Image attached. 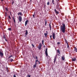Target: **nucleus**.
Masks as SVG:
<instances>
[{
  "label": "nucleus",
  "instance_id": "43",
  "mask_svg": "<svg viewBox=\"0 0 77 77\" xmlns=\"http://www.w3.org/2000/svg\"><path fill=\"white\" fill-rule=\"evenodd\" d=\"M4 39H6V37H5V36H4Z\"/></svg>",
  "mask_w": 77,
  "mask_h": 77
},
{
  "label": "nucleus",
  "instance_id": "25",
  "mask_svg": "<svg viewBox=\"0 0 77 77\" xmlns=\"http://www.w3.org/2000/svg\"><path fill=\"white\" fill-rule=\"evenodd\" d=\"M54 0H52V3H53V5H54Z\"/></svg>",
  "mask_w": 77,
  "mask_h": 77
},
{
  "label": "nucleus",
  "instance_id": "10",
  "mask_svg": "<svg viewBox=\"0 0 77 77\" xmlns=\"http://www.w3.org/2000/svg\"><path fill=\"white\" fill-rule=\"evenodd\" d=\"M54 11L56 14H59V11H57L56 9H55L54 10Z\"/></svg>",
  "mask_w": 77,
  "mask_h": 77
},
{
  "label": "nucleus",
  "instance_id": "37",
  "mask_svg": "<svg viewBox=\"0 0 77 77\" xmlns=\"http://www.w3.org/2000/svg\"><path fill=\"white\" fill-rule=\"evenodd\" d=\"M13 77H16V75H15L14 74L13 75Z\"/></svg>",
  "mask_w": 77,
  "mask_h": 77
},
{
  "label": "nucleus",
  "instance_id": "19",
  "mask_svg": "<svg viewBox=\"0 0 77 77\" xmlns=\"http://www.w3.org/2000/svg\"><path fill=\"white\" fill-rule=\"evenodd\" d=\"M49 27L50 28V30H51V23H50L49 24Z\"/></svg>",
  "mask_w": 77,
  "mask_h": 77
},
{
  "label": "nucleus",
  "instance_id": "5",
  "mask_svg": "<svg viewBox=\"0 0 77 77\" xmlns=\"http://www.w3.org/2000/svg\"><path fill=\"white\" fill-rule=\"evenodd\" d=\"M0 56L1 57H3V53L2 52L0 51Z\"/></svg>",
  "mask_w": 77,
  "mask_h": 77
},
{
  "label": "nucleus",
  "instance_id": "33",
  "mask_svg": "<svg viewBox=\"0 0 77 77\" xmlns=\"http://www.w3.org/2000/svg\"><path fill=\"white\" fill-rule=\"evenodd\" d=\"M9 18H10V20L11 19V16L10 15L8 16Z\"/></svg>",
  "mask_w": 77,
  "mask_h": 77
},
{
  "label": "nucleus",
  "instance_id": "13",
  "mask_svg": "<svg viewBox=\"0 0 77 77\" xmlns=\"http://www.w3.org/2000/svg\"><path fill=\"white\" fill-rule=\"evenodd\" d=\"M26 32H25V35L26 36H27V35L28 34V31H27V30H26Z\"/></svg>",
  "mask_w": 77,
  "mask_h": 77
},
{
  "label": "nucleus",
  "instance_id": "32",
  "mask_svg": "<svg viewBox=\"0 0 77 77\" xmlns=\"http://www.w3.org/2000/svg\"><path fill=\"white\" fill-rule=\"evenodd\" d=\"M60 44V42H58L57 43V44L58 45H59Z\"/></svg>",
  "mask_w": 77,
  "mask_h": 77
},
{
  "label": "nucleus",
  "instance_id": "12",
  "mask_svg": "<svg viewBox=\"0 0 77 77\" xmlns=\"http://www.w3.org/2000/svg\"><path fill=\"white\" fill-rule=\"evenodd\" d=\"M56 58H57V56H55L54 58V63H55V62H56Z\"/></svg>",
  "mask_w": 77,
  "mask_h": 77
},
{
  "label": "nucleus",
  "instance_id": "46",
  "mask_svg": "<svg viewBox=\"0 0 77 77\" xmlns=\"http://www.w3.org/2000/svg\"><path fill=\"white\" fill-rule=\"evenodd\" d=\"M13 4H14V2H12V5H13Z\"/></svg>",
  "mask_w": 77,
  "mask_h": 77
},
{
  "label": "nucleus",
  "instance_id": "14",
  "mask_svg": "<svg viewBox=\"0 0 77 77\" xmlns=\"http://www.w3.org/2000/svg\"><path fill=\"white\" fill-rule=\"evenodd\" d=\"M65 42H66V44H68V41H67V40H66V39H65Z\"/></svg>",
  "mask_w": 77,
  "mask_h": 77
},
{
  "label": "nucleus",
  "instance_id": "47",
  "mask_svg": "<svg viewBox=\"0 0 77 77\" xmlns=\"http://www.w3.org/2000/svg\"><path fill=\"white\" fill-rule=\"evenodd\" d=\"M38 62V63H39V64H40V62H39V61Z\"/></svg>",
  "mask_w": 77,
  "mask_h": 77
},
{
  "label": "nucleus",
  "instance_id": "29",
  "mask_svg": "<svg viewBox=\"0 0 77 77\" xmlns=\"http://www.w3.org/2000/svg\"><path fill=\"white\" fill-rule=\"evenodd\" d=\"M32 46L33 47H34V48H35V46H34V45H33V44H32Z\"/></svg>",
  "mask_w": 77,
  "mask_h": 77
},
{
  "label": "nucleus",
  "instance_id": "20",
  "mask_svg": "<svg viewBox=\"0 0 77 77\" xmlns=\"http://www.w3.org/2000/svg\"><path fill=\"white\" fill-rule=\"evenodd\" d=\"M61 59L62 60H65V57H62Z\"/></svg>",
  "mask_w": 77,
  "mask_h": 77
},
{
  "label": "nucleus",
  "instance_id": "15",
  "mask_svg": "<svg viewBox=\"0 0 77 77\" xmlns=\"http://www.w3.org/2000/svg\"><path fill=\"white\" fill-rule=\"evenodd\" d=\"M74 51H76V52H77V48L75 47L74 48Z\"/></svg>",
  "mask_w": 77,
  "mask_h": 77
},
{
  "label": "nucleus",
  "instance_id": "49",
  "mask_svg": "<svg viewBox=\"0 0 77 77\" xmlns=\"http://www.w3.org/2000/svg\"><path fill=\"white\" fill-rule=\"evenodd\" d=\"M58 0V1H59L60 0Z\"/></svg>",
  "mask_w": 77,
  "mask_h": 77
},
{
  "label": "nucleus",
  "instance_id": "18",
  "mask_svg": "<svg viewBox=\"0 0 77 77\" xmlns=\"http://www.w3.org/2000/svg\"><path fill=\"white\" fill-rule=\"evenodd\" d=\"M18 15H20L21 16L22 15V13H21V12H19V13H18Z\"/></svg>",
  "mask_w": 77,
  "mask_h": 77
},
{
  "label": "nucleus",
  "instance_id": "39",
  "mask_svg": "<svg viewBox=\"0 0 77 77\" xmlns=\"http://www.w3.org/2000/svg\"><path fill=\"white\" fill-rule=\"evenodd\" d=\"M35 57H36V59H38V57H37V56H36Z\"/></svg>",
  "mask_w": 77,
  "mask_h": 77
},
{
  "label": "nucleus",
  "instance_id": "6",
  "mask_svg": "<svg viewBox=\"0 0 77 77\" xmlns=\"http://www.w3.org/2000/svg\"><path fill=\"white\" fill-rule=\"evenodd\" d=\"M59 6L60 5L59 4H57L56 9H60V8H59Z\"/></svg>",
  "mask_w": 77,
  "mask_h": 77
},
{
  "label": "nucleus",
  "instance_id": "36",
  "mask_svg": "<svg viewBox=\"0 0 77 77\" xmlns=\"http://www.w3.org/2000/svg\"><path fill=\"white\" fill-rule=\"evenodd\" d=\"M7 72H9V70H8V68H7Z\"/></svg>",
  "mask_w": 77,
  "mask_h": 77
},
{
  "label": "nucleus",
  "instance_id": "28",
  "mask_svg": "<svg viewBox=\"0 0 77 77\" xmlns=\"http://www.w3.org/2000/svg\"><path fill=\"white\" fill-rule=\"evenodd\" d=\"M35 13H34V14L32 15V16H33V17H34V18H35Z\"/></svg>",
  "mask_w": 77,
  "mask_h": 77
},
{
  "label": "nucleus",
  "instance_id": "48",
  "mask_svg": "<svg viewBox=\"0 0 77 77\" xmlns=\"http://www.w3.org/2000/svg\"><path fill=\"white\" fill-rule=\"evenodd\" d=\"M1 0V1H3V0Z\"/></svg>",
  "mask_w": 77,
  "mask_h": 77
},
{
  "label": "nucleus",
  "instance_id": "30",
  "mask_svg": "<svg viewBox=\"0 0 77 77\" xmlns=\"http://www.w3.org/2000/svg\"><path fill=\"white\" fill-rule=\"evenodd\" d=\"M45 26H47V21H45Z\"/></svg>",
  "mask_w": 77,
  "mask_h": 77
},
{
  "label": "nucleus",
  "instance_id": "8",
  "mask_svg": "<svg viewBox=\"0 0 77 77\" xmlns=\"http://www.w3.org/2000/svg\"><path fill=\"white\" fill-rule=\"evenodd\" d=\"M56 34H54V33H53V38L54 39H55V37H56L55 36Z\"/></svg>",
  "mask_w": 77,
  "mask_h": 77
},
{
  "label": "nucleus",
  "instance_id": "44",
  "mask_svg": "<svg viewBox=\"0 0 77 77\" xmlns=\"http://www.w3.org/2000/svg\"><path fill=\"white\" fill-rule=\"evenodd\" d=\"M51 37H52V36H51V35L50 36V38H51Z\"/></svg>",
  "mask_w": 77,
  "mask_h": 77
},
{
  "label": "nucleus",
  "instance_id": "34",
  "mask_svg": "<svg viewBox=\"0 0 77 77\" xmlns=\"http://www.w3.org/2000/svg\"><path fill=\"white\" fill-rule=\"evenodd\" d=\"M5 9L7 11H8V8H5Z\"/></svg>",
  "mask_w": 77,
  "mask_h": 77
},
{
  "label": "nucleus",
  "instance_id": "21",
  "mask_svg": "<svg viewBox=\"0 0 77 77\" xmlns=\"http://www.w3.org/2000/svg\"><path fill=\"white\" fill-rule=\"evenodd\" d=\"M10 60L11 62H12V61H14V59H13L12 58L10 59Z\"/></svg>",
  "mask_w": 77,
  "mask_h": 77
},
{
  "label": "nucleus",
  "instance_id": "11",
  "mask_svg": "<svg viewBox=\"0 0 77 77\" xmlns=\"http://www.w3.org/2000/svg\"><path fill=\"white\" fill-rule=\"evenodd\" d=\"M46 33H44V35L45 37H47V34H48V31H46Z\"/></svg>",
  "mask_w": 77,
  "mask_h": 77
},
{
  "label": "nucleus",
  "instance_id": "3",
  "mask_svg": "<svg viewBox=\"0 0 77 77\" xmlns=\"http://www.w3.org/2000/svg\"><path fill=\"white\" fill-rule=\"evenodd\" d=\"M57 55H58V56H59V54H61V53H60V50H59V49H58L57 50Z\"/></svg>",
  "mask_w": 77,
  "mask_h": 77
},
{
  "label": "nucleus",
  "instance_id": "2",
  "mask_svg": "<svg viewBox=\"0 0 77 77\" xmlns=\"http://www.w3.org/2000/svg\"><path fill=\"white\" fill-rule=\"evenodd\" d=\"M41 47H42V44L39 43V46L38 47V49H39L40 50H41Z\"/></svg>",
  "mask_w": 77,
  "mask_h": 77
},
{
  "label": "nucleus",
  "instance_id": "42",
  "mask_svg": "<svg viewBox=\"0 0 77 77\" xmlns=\"http://www.w3.org/2000/svg\"><path fill=\"white\" fill-rule=\"evenodd\" d=\"M10 15H12V14H11V12H10Z\"/></svg>",
  "mask_w": 77,
  "mask_h": 77
},
{
  "label": "nucleus",
  "instance_id": "1",
  "mask_svg": "<svg viewBox=\"0 0 77 77\" xmlns=\"http://www.w3.org/2000/svg\"><path fill=\"white\" fill-rule=\"evenodd\" d=\"M65 27H66L65 24V23H63L62 26H61V30L63 33L65 32Z\"/></svg>",
  "mask_w": 77,
  "mask_h": 77
},
{
  "label": "nucleus",
  "instance_id": "35",
  "mask_svg": "<svg viewBox=\"0 0 77 77\" xmlns=\"http://www.w3.org/2000/svg\"><path fill=\"white\" fill-rule=\"evenodd\" d=\"M39 62V61H38V59H37V60H35V62Z\"/></svg>",
  "mask_w": 77,
  "mask_h": 77
},
{
  "label": "nucleus",
  "instance_id": "16",
  "mask_svg": "<svg viewBox=\"0 0 77 77\" xmlns=\"http://www.w3.org/2000/svg\"><path fill=\"white\" fill-rule=\"evenodd\" d=\"M76 60V58H74L72 59V61L73 62V61H75Z\"/></svg>",
  "mask_w": 77,
  "mask_h": 77
},
{
  "label": "nucleus",
  "instance_id": "4",
  "mask_svg": "<svg viewBox=\"0 0 77 77\" xmlns=\"http://www.w3.org/2000/svg\"><path fill=\"white\" fill-rule=\"evenodd\" d=\"M19 20L20 22H21L22 21V17L21 16H19L18 17Z\"/></svg>",
  "mask_w": 77,
  "mask_h": 77
},
{
  "label": "nucleus",
  "instance_id": "17",
  "mask_svg": "<svg viewBox=\"0 0 77 77\" xmlns=\"http://www.w3.org/2000/svg\"><path fill=\"white\" fill-rule=\"evenodd\" d=\"M13 57V55H11L8 58V59H10V58H11V57Z\"/></svg>",
  "mask_w": 77,
  "mask_h": 77
},
{
  "label": "nucleus",
  "instance_id": "45",
  "mask_svg": "<svg viewBox=\"0 0 77 77\" xmlns=\"http://www.w3.org/2000/svg\"><path fill=\"white\" fill-rule=\"evenodd\" d=\"M5 39L6 41H7V40L6 38Z\"/></svg>",
  "mask_w": 77,
  "mask_h": 77
},
{
  "label": "nucleus",
  "instance_id": "24",
  "mask_svg": "<svg viewBox=\"0 0 77 77\" xmlns=\"http://www.w3.org/2000/svg\"><path fill=\"white\" fill-rule=\"evenodd\" d=\"M8 29V30H9L10 31H11V30H12L11 28H9Z\"/></svg>",
  "mask_w": 77,
  "mask_h": 77
},
{
  "label": "nucleus",
  "instance_id": "26",
  "mask_svg": "<svg viewBox=\"0 0 77 77\" xmlns=\"http://www.w3.org/2000/svg\"><path fill=\"white\" fill-rule=\"evenodd\" d=\"M47 5H50V2H48Z\"/></svg>",
  "mask_w": 77,
  "mask_h": 77
},
{
  "label": "nucleus",
  "instance_id": "9",
  "mask_svg": "<svg viewBox=\"0 0 77 77\" xmlns=\"http://www.w3.org/2000/svg\"><path fill=\"white\" fill-rule=\"evenodd\" d=\"M29 22V20H27L25 22V26H27V23H28V22Z\"/></svg>",
  "mask_w": 77,
  "mask_h": 77
},
{
  "label": "nucleus",
  "instance_id": "22",
  "mask_svg": "<svg viewBox=\"0 0 77 77\" xmlns=\"http://www.w3.org/2000/svg\"><path fill=\"white\" fill-rule=\"evenodd\" d=\"M36 66H37V65L36 64H35L34 65L33 68H36Z\"/></svg>",
  "mask_w": 77,
  "mask_h": 77
},
{
  "label": "nucleus",
  "instance_id": "23",
  "mask_svg": "<svg viewBox=\"0 0 77 77\" xmlns=\"http://www.w3.org/2000/svg\"><path fill=\"white\" fill-rule=\"evenodd\" d=\"M13 19L14 21V24H15V23H16V22H15V19L14 18V17H13Z\"/></svg>",
  "mask_w": 77,
  "mask_h": 77
},
{
  "label": "nucleus",
  "instance_id": "7",
  "mask_svg": "<svg viewBox=\"0 0 77 77\" xmlns=\"http://www.w3.org/2000/svg\"><path fill=\"white\" fill-rule=\"evenodd\" d=\"M47 50H48V48H46L45 50V54L46 55V56H48V53L47 52Z\"/></svg>",
  "mask_w": 77,
  "mask_h": 77
},
{
  "label": "nucleus",
  "instance_id": "38",
  "mask_svg": "<svg viewBox=\"0 0 77 77\" xmlns=\"http://www.w3.org/2000/svg\"><path fill=\"white\" fill-rule=\"evenodd\" d=\"M27 76L28 77H30V75H28Z\"/></svg>",
  "mask_w": 77,
  "mask_h": 77
},
{
  "label": "nucleus",
  "instance_id": "31",
  "mask_svg": "<svg viewBox=\"0 0 77 77\" xmlns=\"http://www.w3.org/2000/svg\"><path fill=\"white\" fill-rule=\"evenodd\" d=\"M42 44L43 45H44V40H43L42 41Z\"/></svg>",
  "mask_w": 77,
  "mask_h": 77
},
{
  "label": "nucleus",
  "instance_id": "41",
  "mask_svg": "<svg viewBox=\"0 0 77 77\" xmlns=\"http://www.w3.org/2000/svg\"><path fill=\"white\" fill-rule=\"evenodd\" d=\"M35 65H37V63H36V62H35Z\"/></svg>",
  "mask_w": 77,
  "mask_h": 77
},
{
  "label": "nucleus",
  "instance_id": "27",
  "mask_svg": "<svg viewBox=\"0 0 77 77\" xmlns=\"http://www.w3.org/2000/svg\"><path fill=\"white\" fill-rule=\"evenodd\" d=\"M67 48H69V44H67Z\"/></svg>",
  "mask_w": 77,
  "mask_h": 77
},
{
  "label": "nucleus",
  "instance_id": "40",
  "mask_svg": "<svg viewBox=\"0 0 77 77\" xmlns=\"http://www.w3.org/2000/svg\"><path fill=\"white\" fill-rule=\"evenodd\" d=\"M5 16H6V15H7V13H6V12L5 13Z\"/></svg>",
  "mask_w": 77,
  "mask_h": 77
}]
</instances>
